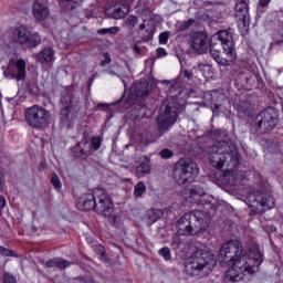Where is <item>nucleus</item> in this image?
I'll use <instances>...</instances> for the list:
<instances>
[{
	"label": "nucleus",
	"instance_id": "f257e3e1",
	"mask_svg": "<svg viewBox=\"0 0 283 283\" xmlns=\"http://www.w3.org/2000/svg\"><path fill=\"white\" fill-rule=\"evenodd\" d=\"M209 161L217 171L209 176L211 182L217 187H240L244 185V180L253 174L256 180L255 187L259 189L250 191L245 196V205L250 207V216L260 213L258 207H262L264 211L275 209V198L271 193V186L260 172L251 170H240V154L238 148L231 142H217L209 148Z\"/></svg>",
	"mask_w": 283,
	"mask_h": 283
},
{
	"label": "nucleus",
	"instance_id": "f03ea898",
	"mask_svg": "<svg viewBox=\"0 0 283 283\" xmlns=\"http://www.w3.org/2000/svg\"><path fill=\"white\" fill-rule=\"evenodd\" d=\"M192 76V72L184 70L180 72L178 78L164 82L167 84L166 87H168L169 94H174V92L178 93L169 96L163 102L161 107L164 112H161L157 117V134L151 135L149 132L144 130L140 134L133 135L135 149H139V151H145V147H147V145L158 140V138L165 135V132H169V129H171V127L176 125V122L178 120V115L185 109V103H187V98H189L190 96L186 90L180 88L182 87L180 78H186L187 81H189Z\"/></svg>",
	"mask_w": 283,
	"mask_h": 283
},
{
	"label": "nucleus",
	"instance_id": "7ed1b4c3",
	"mask_svg": "<svg viewBox=\"0 0 283 283\" xmlns=\"http://www.w3.org/2000/svg\"><path fill=\"white\" fill-rule=\"evenodd\" d=\"M221 262L230 266L226 272L228 282H242L245 275H254L260 271L264 262V254L260 251V245L253 243L244 251L242 242L230 240L223 243L219 250Z\"/></svg>",
	"mask_w": 283,
	"mask_h": 283
},
{
	"label": "nucleus",
	"instance_id": "20e7f679",
	"mask_svg": "<svg viewBox=\"0 0 283 283\" xmlns=\"http://www.w3.org/2000/svg\"><path fill=\"white\" fill-rule=\"evenodd\" d=\"M216 255L206 250H197L188 260L185 269L191 277H205L216 269Z\"/></svg>",
	"mask_w": 283,
	"mask_h": 283
},
{
	"label": "nucleus",
	"instance_id": "39448f33",
	"mask_svg": "<svg viewBox=\"0 0 283 283\" xmlns=\"http://www.w3.org/2000/svg\"><path fill=\"white\" fill-rule=\"evenodd\" d=\"M186 200L187 202H190V205H196L197 207H207L211 209V211H222V207H224V201L216 200V198L207 193V190H205V188L201 186H193L189 190Z\"/></svg>",
	"mask_w": 283,
	"mask_h": 283
},
{
	"label": "nucleus",
	"instance_id": "423d86ee",
	"mask_svg": "<svg viewBox=\"0 0 283 283\" xmlns=\"http://www.w3.org/2000/svg\"><path fill=\"white\" fill-rule=\"evenodd\" d=\"M199 174L198 165L193 160L181 158L175 164L172 178L177 185H186V182H193Z\"/></svg>",
	"mask_w": 283,
	"mask_h": 283
},
{
	"label": "nucleus",
	"instance_id": "0eeeda50",
	"mask_svg": "<svg viewBox=\"0 0 283 283\" xmlns=\"http://www.w3.org/2000/svg\"><path fill=\"white\" fill-rule=\"evenodd\" d=\"M24 118L30 127L33 129H45L52 122L50 111L40 105H33L27 108Z\"/></svg>",
	"mask_w": 283,
	"mask_h": 283
},
{
	"label": "nucleus",
	"instance_id": "6e6552de",
	"mask_svg": "<svg viewBox=\"0 0 283 283\" xmlns=\"http://www.w3.org/2000/svg\"><path fill=\"white\" fill-rule=\"evenodd\" d=\"M95 213L104 216V218H111L112 224H116V216L114 213V201L105 189H95Z\"/></svg>",
	"mask_w": 283,
	"mask_h": 283
},
{
	"label": "nucleus",
	"instance_id": "1a4fd4ad",
	"mask_svg": "<svg viewBox=\"0 0 283 283\" xmlns=\"http://www.w3.org/2000/svg\"><path fill=\"white\" fill-rule=\"evenodd\" d=\"M221 44L223 53L228 59L232 61L237 59L235 42H233V35L228 30H220L210 36V45Z\"/></svg>",
	"mask_w": 283,
	"mask_h": 283
},
{
	"label": "nucleus",
	"instance_id": "9d476101",
	"mask_svg": "<svg viewBox=\"0 0 283 283\" xmlns=\"http://www.w3.org/2000/svg\"><path fill=\"white\" fill-rule=\"evenodd\" d=\"M277 113L273 107L263 109L254 119V125L260 134L271 132L277 125Z\"/></svg>",
	"mask_w": 283,
	"mask_h": 283
},
{
	"label": "nucleus",
	"instance_id": "9b49d317",
	"mask_svg": "<svg viewBox=\"0 0 283 283\" xmlns=\"http://www.w3.org/2000/svg\"><path fill=\"white\" fill-rule=\"evenodd\" d=\"M25 60L12 57L9 60L8 66L3 70V74L6 78H9L10 81H25Z\"/></svg>",
	"mask_w": 283,
	"mask_h": 283
},
{
	"label": "nucleus",
	"instance_id": "f8f14e48",
	"mask_svg": "<svg viewBox=\"0 0 283 283\" xmlns=\"http://www.w3.org/2000/svg\"><path fill=\"white\" fill-rule=\"evenodd\" d=\"M235 19L239 30L244 32L249 31V25L251 23V17L249 15V4L247 1L242 0L235 4Z\"/></svg>",
	"mask_w": 283,
	"mask_h": 283
},
{
	"label": "nucleus",
	"instance_id": "ddd939ff",
	"mask_svg": "<svg viewBox=\"0 0 283 283\" xmlns=\"http://www.w3.org/2000/svg\"><path fill=\"white\" fill-rule=\"evenodd\" d=\"M62 109H61V120L66 127H72L74 125V116H72V95L66 94L61 98Z\"/></svg>",
	"mask_w": 283,
	"mask_h": 283
},
{
	"label": "nucleus",
	"instance_id": "4468645a",
	"mask_svg": "<svg viewBox=\"0 0 283 283\" xmlns=\"http://www.w3.org/2000/svg\"><path fill=\"white\" fill-rule=\"evenodd\" d=\"M193 219L189 212L185 213L177 222L176 229L178 235H196L198 233L197 228H193Z\"/></svg>",
	"mask_w": 283,
	"mask_h": 283
},
{
	"label": "nucleus",
	"instance_id": "2eb2a0df",
	"mask_svg": "<svg viewBox=\"0 0 283 283\" xmlns=\"http://www.w3.org/2000/svg\"><path fill=\"white\" fill-rule=\"evenodd\" d=\"M191 214V219L197 222L196 229L198 231H207L209 227V222H211V212L209 210H192L189 212Z\"/></svg>",
	"mask_w": 283,
	"mask_h": 283
},
{
	"label": "nucleus",
	"instance_id": "dca6fc26",
	"mask_svg": "<svg viewBox=\"0 0 283 283\" xmlns=\"http://www.w3.org/2000/svg\"><path fill=\"white\" fill-rule=\"evenodd\" d=\"M148 95H149V91L143 90V83L135 82L128 93L127 104L136 105L140 101V98H145V96H148Z\"/></svg>",
	"mask_w": 283,
	"mask_h": 283
},
{
	"label": "nucleus",
	"instance_id": "f3484780",
	"mask_svg": "<svg viewBox=\"0 0 283 283\" xmlns=\"http://www.w3.org/2000/svg\"><path fill=\"white\" fill-rule=\"evenodd\" d=\"M203 101H206L207 105H213L214 109H220V103L227 101V95L218 90L208 91L203 94Z\"/></svg>",
	"mask_w": 283,
	"mask_h": 283
},
{
	"label": "nucleus",
	"instance_id": "a211bd4d",
	"mask_svg": "<svg viewBox=\"0 0 283 283\" xmlns=\"http://www.w3.org/2000/svg\"><path fill=\"white\" fill-rule=\"evenodd\" d=\"M209 38L206 32H196L192 35V49L198 54H205L207 52V43Z\"/></svg>",
	"mask_w": 283,
	"mask_h": 283
},
{
	"label": "nucleus",
	"instance_id": "6ab92c4d",
	"mask_svg": "<svg viewBox=\"0 0 283 283\" xmlns=\"http://www.w3.org/2000/svg\"><path fill=\"white\" fill-rule=\"evenodd\" d=\"M78 206L85 211H96V189L78 198Z\"/></svg>",
	"mask_w": 283,
	"mask_h": 283
},
{
	"label": "nucleus",
	"instance_id": "aec40b11",
	"mask_svg": "<svg viewBox=\"0 0 283 283\" xmlns=\"http://www.w3.org/2000/svg\"><path fill=\"white\" fill-rule=\"evenodd\" d=\"M151 172V161L149 160V157L147 156H140L138 159V165L135 169V176L136 178H145L147 174Z\"/></svg>",
	"mask_w": 283,
	"mask_h": 283
},
{
	"label": "nucleus",
	"instance_id": "412c9836",
	"mask_svg": "<svg viewBox=\"0 0 283 283\" xmlns=\"http://www.w3.org/2000/svg\"><path fill=\"white\" fill-rule=\"evenodd\" d=\"M38 61L41 65H52L56 61L55 52L50 46L44 48L38 54Z\"/></svg>",
	"mask_w": 283,
	"mask_h": 283
},
{
	"label": "nucleus",
	"instance_id": "4be33fe9",
	"mask_svg": "<svg viewBox=\"0 0 283 283\" xmlns=\"http://www.w3.org/2000/svg\"><path fill=\"white\" fill-rule=\"evenodd\" d=\"M32 12L35 21H45L50 17V9L39 1H34Z\"/></svg>",
	"mask_w": 283,
	"mask_h": 283
},
{
	"label": "nucleus",
	"instance_id": "5701e85b",
	"mask_svg": "<svg viewBox=\"0 0 283 283\" xmlns=\"http://www.w3.org/2000/svg\"><path fill=\"white\" fill-rule=\"evenodd\" d=\"M106 14L109 19H125L129 14V6L123 4L120 7H114L113 9H106Z\"/></svg>",
	"mask_w": 283,
	"mask_h": 283
},
{
	"label": "nucleus",
	"instance_id": "b1692460",
	"mask_svg": "<svg viewBox=\"0 0 283 283\" xmlns=\"http://www.w3.org/2000/svg\"><path fill=\"white\" fill-rule=\"evenodd\" d=\"M30 30H28V27L20 25L17 27L13 30V41L14 43H19L20 45H24V43L28 41V34Z\"/></svg>",
	"mask_w": 283,
	"mask_h": 283
},
{
	"label": "nucleus",
	"instance_id": "393cba45",
	"mask_svg": "<svg viewBox=\"0 0 283 283\" xmlns=\"http://www.w3.org/2000/svg\"><path fill=\"white\" fill-rule=\"evenodd\" d=\"M92 146L87 139H82L75 147V154H80L81 156H90L92 154Z\"/></svg>",
	"mask_w": 283,
	"mask_h": 283
},
{
	"label": "nucleus",
	"instance_id": "a878e982",
	"mask_svg": "<svg viewBox=\"0 0 283 283\" xmlns=\"http://www.w3.org/2000/svg\"><path fill=\"white\" fill-rule=\"evenodd\" d=\"M163 218V210L160 209H150L147 210L145 214V220L147 224H154L155 222H158Z\"/></svg>",
	"mask_w": 283,
	"mask_h": 283
},
{
	"label": "nucleus",
	"instance_id": "bb28decb",
	"mask_svg": "<svg viewBox=\"0 0 283 283\" xmlns=\"http://www.w3.org/2000/svg\"><path fill=\"white\" fill-rule=\"evenodd\" d=\"M140 32L145 30L146 33H143V41H151L154 39V34L156 33V28L151 23H143L139 25Z\"/></svg>",
	"mask_w": 283,
	"mask_h": 283
},
{
	"label": "nucleus",
	"instance_id": "cd10ccee",
	"mask_svg": "<svg viewBox=\"0 0 283 283\" xmlns=\"http://www.w3.org/2000/svg\"><path fill=\"white\" fill-rule=\"evenodd\" d=\"M48 269H67L70 262L61 258H54L46 262Z\"/></svg>",
	"mask_w": 283,
	"mask_h": 283
},
{
	"label": "nucleus",
	"instance_id": "c85d7f7f",
	"mask_svg": "<svg viewBox=\"0 0 283 283\" xmlns=\"http://www.w3.org/2000/svg\"><path fill=\"white\" fill-rule=\"evenodd\" d=\"M24 45H28V48H39L41 45V35L38 32H29Z\"/></svg>",
	"mask_w": 283,
	"mask_h": 283
},
{
	"label": "nucleus",
	"instance_id": "c756f323",
	"mask_svg": "<svg viewBox=\"0 0 283 283\" xmlns=\"http://www.w3.org/2000/svg\"><path fill=\"white\" fill-rule=\"evenodd\" d=\"M210 56L213 59V61H216V63H218V65H223V66L231 65V61L222 57L220 55L219 50L210 49Z\"/></svg>",
	"mask_w": 283,
	"mask_h": 283
},
{
	"label": "nucleus",
	"instance_id": "7c9ffc66",
	"mask_svg": "<svg viewBox=\"0 0 283 283\" xmlns=\"http://www.w3.org/2000/svg\"><path fill=\"white\" fill-rule=\"evenodd\" d=\"M251 80V73L247 71H240L234 77L237 85H243V83H249Z\"/></svg>",
	"mask_w": 283,
	"mask_h": 283
},
{
	"label": "nucleus",
	"instance_id": "2f4dec72",
	"mask_svg": "<svg viewBox=\"0 0 283 283\" xmlns=\"http://www.w3.org/2000/svg\"><path fill=\"white\" fill-rule=\"evenodd\" d=\"M145 191H147V186L145 185V182L143 181L137 182L134 188L135 198H143V193H145Z\"/></svg>",
	"mask_w": 283,
	"mask_h": 283
},
{
	"label": "nucleus",
	"instance_id": "473e14b6",
	"mask_svg": "<svg viewBox=\"0 0 283 283\" xmlns=\"http://www.w3.org/2000/svg\"><path fill=\"white\" fill-rule=\"evenodd\" d=\"M138 24V17L136 15H128V18L124 21L123 27L127 28V30H132L136 28Z\"/></svg>",
	"mask_w": 283,
	"mask_h": 283
},
{
	"label": "nucleus",
	"instance_id": "72a5a7b5",
	"mask_svg": "<svg viewBox=\"0 0 283 283\" xmlns=\"http://www.w3.org/2000/svg\"><path fill=\"white\" fill-rule=\"evenodd\" d=\"M184 247H185V241L181 240L179 234H176L172 238L171 248L174 249V251H178V249H184Z\"/></svg>",
	"mask_w": 283,
	"mask_h": 283
},
{
	"label": "nucleus",
	"instance_id": "f704fd0d",
	"mask_svg": "<svg viewBox=\"0 0 283 283\" xmlns=\"http://www.w3.org/2000/svg\"><path fill=\"white\" fill-rule=\"evenodd\" d=\"M118 32H120V28L118 27H111L97 30V34L102 36L105 34H118Z\"/></svg>",
	"mask_w": 283,
	"mask_h": 283
},
{
	"label": "nucleus",
	"instance_id": "c9c22d12",
	"mask_svg": "<svg viewBox=\"0 0 283 283\" xmlns=\"http://www.w3.org/2000/svg\"><path fill=\"white\" fill-rule=\"evenodd\" d=\"M199 72L205 76V78H209L213 72L211 71V65L209 64H199L198 65Z\"/></svg>",
	"mask_w": 283,
	"mask_h": 283
},
{
	"label": "nucleus",
	"instance_id": "e433bc0d",
	"mask_svg": "<svg viewBox=\"0 0 283 283\" xmlns=\"http://www.w3.org/2000/svg\"><path fill=\"white\" fill-rule=\"evenodd\" d=\"M0 255L2 258H18L19 255L13 250L7 249L6 247L0 245Z\"/></svg>",
	"mask_w": 283,
	"mask_h": 283
},
{
	"label": "nucleus",
	"instance_id": "4c0bfd02",
	"mask_svg": "<svg viewBox=\"0 0 283 283\" xmlns=\"http://www.w3.org/2000/svg\"><path fill=\"white\" fill-rule=\"evenodd\" d=\"M158 253L160 258H163L166 262H169V260H171V250H169V248L164 247L159 249Z\"/></svg>",
	"mask_w": 283,
	"mask_h": 283
},
{
	"label": "nucleus",
	"instance_id": "58836bf2",
	"mask_svg": "<svg viewBox=\"0 0 283 283\" xmlns=\"http://www.w3.org/2000/svg\"><path fill=\"white\" fill-rule=\"evenodd\" d=\"M102 143H103V139L101 137H93L90 145H91V148L94 149V151H98V149H101Z\"/></svg>",
	"mask_w": 283,
	"mask_h": 283
},
{
	"label": "nucleus",
	"instance_id": "ea45409f",
	"mask_svg": "<svg viewBox=\"0 0 283 283\" xmlns=\"http://www.w3.org/2000/svg\"><path fill=\"white\" fill-rule=\"evenodd\" d=\"M160 158H164V160H168L169 158H174V151L169 148H164L159 151Z\"/></svg>",
	"mask_w": 283,
	"mask_h": 283
},
{
	"label": "nucleus",
	"instance_id": "a19ab883",
	"mask_svg": "<svg viewBox=\"0 0 283 283\" xmlns=\"http://www.w3.org/2000/svg\"><path fill=\"white\" fill-rule=\"evenodd\" d=\"M51 184L53 185V187L55 189H61V187H62L61 179L59 178V176L56 174H52Z\"/></svg>",
	"mask_w": 283,
	"mask_h": 283
},
{
	"label": "nucleus",
	"instance_id": "79ce46f5",
	"mask_svg": "<svg viewBox=\"0 0 283 283\" xmlns=\"http://www.w3.org/2000/svg\"><path fill=\"white\" fill-rule=\"evenodd\" d=\"M169 41V32L164 31L159 34V44L160 45H167V42Z\"/></svg>",
	"mask_w": 283,
	"mask_h": 283
},
{
	"label": "nucleus",
	"instance_id": "37998d69",
	"mask_svg": "<svg viewBox=\"0 0 283 283\" xmlns=\"http://www.w3.org/2000/svg\"><path fill=\"white\" fill-rule=\"evenodd\" d=\"M93 247H94L95 253H97L98 255H102V258H105V247L97 243H94Z\"/></svg>",
	"mask_w": 283,
	"mask_h": 283
},
{
	"label": "nucleus",
	"instance_id": "c03bdc74",
	"mask_svg": "<svg viewBox=\"0 0 283 283\" xmlns=\"http://www.w3.org/2000/svg\"><path fill=\"white\" fill-rule=\"evenodd\" d=\"M3 283H17V279L10 273H4Z\"/></svg>",
	"mask_w": 283,
	"mask_h": 283
},
{
	"label": "nucleus",
	"instance_id": "a18cd8bd",
	"mask_svg": "<svg viewBox=\"0 0 283 283\" xmlns=\"http://www.w3.org/2000/svg\"><path fill=\"white\" fill-rule=\"evenodd\" d=\"M139 114L136 115V117H139V118H145L147 117V106H138L137 107Z\"/></svg>",
	"mask_w": 283,
	"mask_h": 283
},
{
	"label": "nucleus",
	"instance_id": "49530a36",
	"mask_svg": "<svg viewBox=\"0 0 283 283\" xmlns=\"http://www.w3.org/2000/svg\"><path fill=\"white\" fill-rule=\"evenodd\" d=\"M263 231H265V233H275V231H277V228H275V226L271 223H268L263 226Z\"/></svg>",
	"mask_w": 283,
	"mask_h": 283
},
{
	"label": "nucleus",
	"instance_id": "de8ad7c7",
	"mask_svg": "<svg viewBox=\"0 0 283 283\" xmlns=\"http://www.w3.org/2000/svg\"><path fill=\"white\" fill-rule=\"evenodd\" d=\"M193 23H196V20L193 19H189L186 22H184L181 24V30H187L188 28H191V25H193Z\"/></svg>",
	"mask_w": 283,
	"mask_h": 283
},
{
	"label": "nucleus",
	"instance_id": "09e8293b",
	"mask_svg": "<svg viewBox=\"0 0 283 283\" xmlns=\"http://www.w3.org/2000/svg\"><path fill=\"white\" fill-rule=\"evenodd\" d=\"M104 59L102 62H101V65L102 67H105V65L112 63V57L109 55V53H104Z\"/></svg>",
	"mask_w": 283,
	"mask_h": 283
},
{
	"label": "nucleus",
	"instance_id": "8fccbe9b",
	"mask_svg": "<svg viewBox=\"0 0 283 283\" xmlns=\"http://www.w3.org/2000/svg\"><path fill=\"white\" fill-rule=\"evenodd\" d=\"M156 54L158 59H163L164 56H167V50L165 48H158Z\"/></svg>",
	"mask_w": 283,
	"mask_h": 283
},
{
	"label": "nucleus",
	"instance_id": "3c124183",
	"mask_svg": "<svg viewBox=\"0 0 283 283\" xmlns=\"http://www.w3.org/2000/svg\"><path fill=\"white\" fill-rule=\"evenodd\" d=\"M108 107H109V105H108V104L99 103V104H97V106H96L95 111H96V112H98V109H101V111H105V109H107Z\"/></svg>",
	"mask_w": 283,
	"mask_h": 283
},
{
	"label": "nucleus",
	"instance_id": "603ef678",
	"mask_svg": "<svg viewBox=\"0 0 283 283\" xmlns=\"http://www.w3.org/2000/svg\"><path fill=\"white\" fill-rule=\"evenodd\" d=\"M7 201L6 197L0 196V211L6 208Z\"/></svg>",
	"mask_w": 283,
	"mask_h": 283
},
{
	"label": "nucleus",
	"instance_id": "864d4df0",
	"mask_svg": "<svg viewBox=\"0 0 283 283\" xmlns=\"http://www.w3.org/2000/svg\"><path fill=\"white\" fill-rule=\"evenodd\" d=\"M269 3H271V0H260L259 1V6H261V8H266V6H269Z\"/></svg>",
	"mask_w": 283,
	"mask_h": 283
},
{
	"label": "nucleus",
	"instance_id": "5fc2aeb1",
	"mask_svg": "<svg viewBox=\"0 0 283 283\" xmlns=\"http://www.w3.org/2000/svg\"><path fill=\"white\" fill-rule=\"evenodd\" d=\"M85 15H86L87 19H92V18H94V12H92V11H86V12H85Z\"/></svg>",
	"mask_w": 283,
	"mask_h": 283
},
{
	"label": "nucleus",
	"instance_id": "6e6d98bb",
	"mask_svg": "<svg viewBox=\"0 0 283 283\" xmlns=\"http://www.w3.org/2000/svg\"><path fill=\"white\" fill-rule=\"evenodd\" d=\"M134 52H136L137 54H140V48H138V45H134L133 46Z\"/></svg>",
	"mask_w": 283,
	"mask_h": 283
},
{
	"label": "nucleus",
	"instance_id": "4d7b16f0",
	"mask_svg": "<svg viewBox=\"0 0 283 283\" xmlns=\"http://www.w3.org/2000/svg\"><path fill=\"white\" fill-rule=\"evenodd\" d=\"M0 187H3V172H0Z\"/></svg>",
	"mask_w": 283,
	"mask_h": 283
},
{
	"label": "nucleus",
	"instance_id": "13d9d810",
	"mask_svg": "<svg viewBox=\"0 0 283 283\" xmlns=\"http://www.w3.org/2000/svg\"><path fill=\"white\" fill-rule=\"evenodd\" d=\"M72 0H60V3H70Z\"/></svg>",
	"mask_w": 283,
	"mask_h": 283
},
{
	"label": "nucleus",
	"instance_id": "bf43d9fd",
	"mask_svg": "<svg viewBox=\"0 0 283 283\" xmlns=\"http://www.w3.org/2000/svg\"><path fill=\"white\" fill-rule=\"evenodd\" d=\"M92 83H94V78H91V80H90L88 87H92Z\"/></svg>",
	"mask_w": 283,
	"mask_h": 283
},
{
	"label": "nucleus",
	"instance_id": "052dcab7",
	"mask_svg": "<svg viewBox=\"0 0 283 283\" xmlns=\"http://www.w3.org/2000/svg\"><path fill=\"white\" fill-rule=\"evenodd\" d=\"M123 83H124V87H125V90H127V84L125 83V81H123Z\"/></svg>",
	"mask_w": 283,
	"mask_h": 283
}]
</instances>
